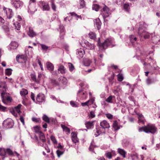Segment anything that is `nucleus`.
Here are the masks:
<instances>
[{"instance_id":"obj_1","label":"nucleus","mask_w":160,"mask_h":160,"mask_svg":"<svg viewBox=\"0 0 160 160\" xmlns=\"http://www.w3.org/2000/svg\"><path fill=\"white\" fill-rule=\"evenodd\" d=\"M0 88H2L3 92L1 93V97L2 102L4 104H7V101H11L12 99L10 97L8 96L6 97L7 93L5 92L6 90L7 86L5 82H0Z\"/></svg>"},{"instance_id":"obj_2","label":"nucleus","mask_w":160,"mask_h":160,"mask_svg":"<svg viewBox=\"0 0 160 160\" xmlns=\"http://www.w3.org/2000/svg\"><path fill=\"white\" fill-rule=\"evenodd\" d=\"M156 61L151 57L148 58V56H147V58L145 59L143 64L144 66L146 65L148 66L154 70L158 69V67L156 65Z\"/></svg>"},{"instance_id":"obj_3","label":"nucleus","mask_w":160,"mask_h":160,"mask_svg":"<svg viewBox=\"0 0 160 160\" xmlns=\"http://www.w3.org/2000/svg\"><path fill=\"white\" fill-rule=\"evenodd\" d=\"M114 42V40L112 38H109L106 39L101 44L100 43V39L99 38L98 40V44L100 47L105 49L108 46H111V47L114 46L115 45Z\"/></svg>"},{"instance_id":"obj_4","label":"nucleus","mask_w":160,"mask_h":160,"mask_svg":"<svg viewBox=\"0 0 160 160\" xmlns=\"http://www.w3.org/2000/svg\"><path fill=\"white\" fill-rule=\"evenodd\" d=\"M157 131V128L154 124H148L145 126V132L147 133H150L154 134Z\"/></svg>"},{"instance_id":"obj_5","label":"nucleus","mask_w":160,"mask_h":160,"mask_svg":"<svg viewBox=\"0 0 160 160\" xmlns=\"http://www.w3.org/2000/svg\"><path fill=\"white\" fill-rule=\"evenodd\" d=\"M88 95L87 92L82 88L77 93V98L78 101L86 99L87 98Z\"/></svg>"},{"instance_id":"obj_6","label":"nucleus","mask_w":160,"mask_h":160,"mask_svg":"<svg viewBox=\"0 0 160 160\" xmlns=\"http://www.w3.org/2000/svg\"><path fill=\"white\" fill-rule=\"evenodd\" d=\"M11 155H13L15 154L18 155V154L16 152H13L9 148H7L6 149L4 148H0V155L1 156H4L6 153Z\"/></svg>"},{"instance_id":"obj_7","label":"nucleus","mask_w":160,"mask_h":160,"mask_svg":"<svg viewBox=\"0 0 160 160\" xmlns=\"http://www.w3.org/2000/svg\"><path fill=\"white\" fill-rule=\"evenodd\" d=\"M103 6L102 9L101 10L102 16L103 19L105 20V18L109 17L111 14V11L109 8L105 5H103Z\"/></svg>"},{"instance_id":"obj_8","label":"nucleus","mask_w":160,"mask_h":160,"mask_svg":"<svg viewBox=\"0 0 160 160\" xmlns=\"http://www.w3.org/2000/svg\"><path fill=\"white\" fill-rule=\"evenodd\" d=\"M14 122L13 120L10 118L4 120L2 123L3 128L6 129L12 128Z\"/></svg>"},{"instance_id":"obj_9","label":"nucleus","mask_w":160,"mask_h":160,"mask_svg":"<svg viewBox=\"0 0 160 160\" xmlns=\"http://www.w3.org/2000/svg\"><path fill=\"white\" fill-rule=\"evenodd\" d=\"M45 100V97L44 94L42 93H39L36 97L37 103L40 104L44 102Z\"/></svg>"},{"instance_id":"obj_10","label":"nucleus","mask_w":160,"mask_h":160,"mask_svg":"<svg viewBox=\"0 0 160 160\" xmlns=\"http://www.w3.org/2000/svg\"><path fill=\"white\" fill-rule=\"evenodd\" d=\"M46 66L48 69L50 71L52 74L57 75L58 74L56 71H53L54 67L52 63L50 62H48L46 63Z\"/></svg>"},{"instance_id":"obj_11","label":"nucleus","mask_w":160,"mask_h":160,"mask_svg":"<svg viewBox=\"0 0 160 160\" xmlns=\"http://www.w3.org/2000/svg\"><path fill=\"white\" fill-rule=\"evenodd\" d=\"M3 10L4 12L6 13L7 18L9 19L11 18L13 15L12 9L8 8L4 9V8Z\"/></svg>"},{"instance_id":"obj_12","label":"nucleus","mask_w":160,"mask_h":160,"mask_svg":"<svg viewBox=\"0 0 160 160\" xmlns=\"http://www.w3.org/2000/svg\"><path fill=\"white\" fill-rule=\"evenodd\" d=\"M11 3L16 8H18L23 4L22 2L19 0H12Z\"/></svg>"},{"instance_id":"obj_13","label":"nucleus","mask_w":160,"mask_h":160,"mask_svg":"<svg viewBox=\"0 0 160 160\" xmlns=\"http://www.w3.org/2000/svg\"><path fill=\"white\" fill-rule=\"evenodd\" d=\"M55 147L59 149L57 150L56 153L58 157L59 158L61 155L63 154L64 152L62 151V149L63 147L60 143L58 146H55Z\"/></svg>"},{"instance_id":"obj_14","label":"nucleus","mask_w":160,"mask_h":160,"mask_svg":"<svg viewBox=\"0 0 160 160\" xmlns=\"http://www.w3.org/2000/svg\"><path fill=\"white\" fill-rule=\"evenodd\" d=\"M146 32V28L143 25H140L138 28V34L140 37H142L143 32Z\"/></svg>"},{"instance_id":"obj_15","label":"nucleus","mask_w":160,"mask_h":160,"mask_svg":"<svg viewBox=\"0 0 160 160\" xmlns=\"http://www.w3.org/2000/svg\"><path fill=\"white\" fill-rule=\"evenodd\" d=\"M18 46V44L15 41L12 42L8 46V49L11 50L12 49H16Z\"/></svg>"},{"instance_id":"obj_16","label":"nucleus","mask_w":160,"mask_h":160,"mask_svg":"<svg viewBox=\"0 0 160 160\" xmlns=\"http://www.w3.org/2000/svg\"><path fill=\"white\" fill-rule=\"evenodd\" d=\"M160 35H157L152 38V40L153 42L155 44H160Z\"/></svg>"},{"instance_id":"obj_17","label":"nucleus","mask_w":160,"mask_h":160,"mask_svg":"<svg viewBox=\"0 0 160 160\" xmlns=\"http://www.w3.org/2000/svg\"><path fill=\"white\" fill-rule=\"evenodd\" d=\"M100 125L103 129L108 128H110V126L109 124L106 120H103L101 122Z\"/></svg>"},{"instance_id":"obj_18","label":"nucleus","mask_w":160,"mask_h":160,"mask_svg":"<svg viewBox=\"0 0 160 160\" xmlns=\"http://www.w3.org/2000/svg\"><path fill=\"white\" fill-rule=\"evenodd\" d=\"M85 53L84 51L83 50L80 49L77 50L76 54L77 57L79 59L82 58Z\"/></svg>"},{"instance_id":"obj_19","label":"nucleus","mask_w":160,"mask_h":160,"mask_svg":"<svg viewBox=\"0 0 160 160\" xmlns=\"http://www.w3.org/2000/svg\"><path fill=\"white\" fill-rule=\"evenodd\" d=\"M71 135L73 143H76L79 142V139L77 138V134L75 132H72Z\"/></svg>"},{"instance_id":"obj_20","label":"nucleus","mask_w":160,"mask_h":160,"mask_svg":"<svg viewBox=\"0 0 160 160\" xmlns=\"http://www.w3.org/2000/svg\"><path fill=\"white\" fill-rule=\"evenodd\" d=\"M42 10L43 11H49L50 10V7L48 2H42Z\"/></svg>"},{"instance_id":"obj_21","label":"nucleus","mask_w":160,"mask_h":160,"mask_svg":"<svg viewBox=\"0 0 160 160\" xmlns=\"http://www.w3.org/2000/svg\"><path fill=\"white\" fill-rule=\"evenodd\" d=\"M59 29L60 30V38L61 39H62L65 34L64 27L62 25H60L59 26Z\"/></svg>"},{"instance_id":"obj_22","label":"nucleus","mask_w":160,"mask_h":160,"mask_svg":"<svg viewBox=\"0 0 160 160\" xmlns=\"http://www.w3.org/2000/svg\"><path fill=\"white\" fill-rule=\"evenodd\" d=\"M86 48L88 49L92 50L94 49L95 45L93 44H91L87 41L84 42Z\"/></svg>"},{"instance_id":"obj_23","label":"nucleus","mask_w":160,"mask_h":160,"mask_svg":"<svg viewBox=\"0 0 160 160\" xmlns=\"http://www.w3.org/2000/svg\"><path fill=\"white\" fill-rule=\"evenodd\" d=\"M136 114L138 116V123H142L144 124V118L142 114L139 112L136 113Z\"/></svg>"},{"instance_id":"obj_24","label":"nucleus","mask_w":160,"mask_h":160,"mask_svg":"<svg viewBox=\"0 0 160 160\" xmlns=\"http://www.w3.org/2000/svg\"><path fill=\"white\" fill-rule=\"evenodd\" d=\"M28 34L31 38L33 37L36 35V32L33 31L32 28L31 27L29 28V31L28 32Z\"/></svg>"},{"instance_id":"obj_25","label":"nucleus","mask_w":160,"mask_h":160,"mask_svg":"<svg viewBox=\"0 0 160 160\" xmlns=\"http://www.w3.org/2000/svg\"><path fill=\"white\" fill-rule=\"evenodd\" d=\"M129 38L130 40L132 45L135 46V44L137 43V38L133 35H131L130 36Z\"/></svg>"},{"instance_id":"obj_26","label":"nucleus","mask_w":160,"mask_h":160,"mask_svg":"<svg viewBox=\"0 0 160 160\" xmlns=\"http://www.w3.org/2000/svg\"><path fill=\"white\" fill-rule=\"evenodd\" d=\"M94 22L95 23V26L97 27L98 29V30L100 29L101 25V22L99 19V18L96 19L94 21Z\"/></svg>"},{"instance_id":"obj_27","label":"nucleus","mask_w":160,"mask_h":160,"mask_svg":"<svg viewBox=\"0 0 160 160\" xmlns=\"http://www.w3.org/2000/svg\"><path fill=\"white\" fill-rule=\"evenodd\" d=\"M115 155V152L113 150H111V152H107L105 153L106 156L109 159L112 158V155Z\"/></svg>"},{"instance_id":"obj_28","label":"nucleus","mask_w":160,"mask_h":160,"mask_svg":"<svg viewBox=\"0 0 160 160\" xmlns=\"http://www.w3.org/2000/svg\"><path fill=\"white\" fill-rule=\"evenodd\" d=\"M58 71L59 73L64 74L65 73V69L64 66L62 65H60L59 66Z\"/></svg>"},{"instance_id":"obj_29","label":"nucleus","mask_w":160,"mask_h":160,"mask_svg":"<svg viewBox=\"0 0 160 160\" xmlns=\"http://www.w3.org/2000/svg\"><path fill=\"white\" fill-rule=\"evenodd\" d=\"M85 124L88 129L93 128L94 126L93 122H88L85 123Z\"/></svg>"},{"instance_id":"obj_30","label":"nucleus","mask_w":160,"mask_h":160,"mask_svg":"<svg viewBox=\"0 0 160 160\" xmlns=\"http://www.w3.org/2000/svg\"><path fill=\"white\" fill-rule=\"evenodd\" d=\"M28 93L27 90L24 88H22L20 92V95L23 97H25Z\"/></svg>"},{"instance_id":"obj_31","label":"nucleus","mask_w":160,"mask_h":160,"mask_svg":"<svg viewBox=\"0 0 160 160\" xmlns=\"http://www.w3.org/2000/svg\"><path fill=\"white\" fill-rule=\"evenodd\" d=\"M60 82L62 83L64 85H66L67 83V79L63 77H61L59 79Z\"/></svg>"},{"instance_id":"obj_32","label":"nucleus","mask_w":160,"mask_h":160,"mask_svg":"<svg viewBox=\"0 0 160 160\" xmlns=\"http://www.w3.org/2000/svg\"><path fill=\"white\" fill-rule=\"evenodd\" d=\"M118 152L119 154L122 156L123 158L126 157V153L123 149L120 148H118Z\"/></svg>"},{"instance_id":"obj_33","label":"nucleus","mask_w":160,"mask_h":160,"mask_svg":"<svg viewBox=\"0 0 160 160\" xmlns=\"http://www.w3.org/2000/svg\"><path fill=\"white\" fill-rule=\"evenodd\" d=\"M94 101V100L93 99L89 100L85 102L82 103L81 105L82 106H85L88 105V104L90 105H91L93 103Z\"/></svg>"},{"instance_id":"obj_34","label":"nucleus","mask_w":160,"mask_h":160,"mask_svg":"<svg viewBox=\"0 0 160 160\" xmlns=\"http://www.w3.org/2000/svg\"><path fill=\"white\" fill-rule=\"evenodd\" d=\"M16 59L17 61H18L19 60V59H22V61H21V62H25L26 61V57L23 55H22L19 56L18 57L17 56L16 57Z\"/></svg>"},{"instance_id":"obj_35","label":"nucleus","mask_w":160,"mask_h":160,"mask_svg":"<svg viewBox=\"0 0 160 160\" xmlns=\"http://www.w3.org/2000/svg\"><path fill=\"white\" fill-rule=\"evenodd\" d=\"M35 2V0H30V1L29 2V5L28 7V12L29 13H31V14H33L34 13L35 11V10H32L30 8V4L31 3H33Z\"/></svg>"},{"instance_id":"obj_36","label":"nucleus","mask_w":160,"mask_h":160,"mask_svg":"<svg viewBox=\"0 0 160 160\" xmlns=\"http://www.w3.org/2000/svg\"><path fill=\"white\" fill-rule=\"evenodd\" d=\"M39 138L43 143H44L46 142V140L44 136V134L41 132H39Z\"/></svg>"},{"instance_id":"obj_37","label":"nucleus","mask_w":160,"mask_h":160,"mask_svg":"<svg viewBox=\"0 0 160 160\" xmlns=\"http://www.w3.org/2000/svg\"><path fill=\"white\" fill-rule=\"evenodd\" d=\"M31 77L32 80L37 83H39V80L36 79V75L34 73H32L31 74Z\"/></svg>"},{"instance_id":"obj_38","label":"nucleus","mask_w":160,"mask_h":160,"mask_svg":"<svg viewBox=\"0 0 160 160\" xmlns=\"http://www.w3.org/2000/svg\"><path fill=\"white\" fill-rule=\"evenodd\" d=\"M61 126L63 131H64L66 132L69 133L70 132V129L66 126L65 125L62 124Z\"/></svg>"},{"instance_id":"obj_39","label":"nucleus","mask_w":160,"mask_h":160,"mask_svg":"<svg viewBox=\"0 0 160 160\" xmlns=\"http://www.w3.org/2000/svg\"><path fill=\"white\" fill-rule=\"evenodd\" d=\"M21 106L22 105L21 104H19L18 106H17L16 107H15L13 108L14 111H16L17 113H18L19 114H20L21 113L20 108H21Z\"/></svg>"},{"instance_id":"obj_40","label":"nucleus","mask_w":160,"mask_h":160,"mask_svg":"<svg viewBox=\"0 0 160 160\" xmlns=\"http://www.w3.org/2000/svg\"><path fill=\"white\" fill-rule=\"evenodd\" d=\"M38 144L39 145L41 146H44L45 148V150H46L47 152L48 153L49 152H50V150L48 147L47 146V145L46 144H45L44 145V144L43 143H41L39 142H38Z\"/></svg>"},{"instance_id":"obj_41","label":"nucleus","mask_w":160,"mask_h":160,"mask_svg":"<svg viewBox=\"0 0 160 160\" xmlns=\"http://www.w3.org/2000/svg\"><path fill=\"white\" fill-rule=\"evenodd\" d=\"M13 25L14 26L15 29L17 30H19L21 28V25L18 22H16L13 23Z\"/></svg>"},{"instance_id":"obj_42","label":"nucleus","mask_w":160,"mask_h":160,"mask_svg":"<svg viewBox=\"0 0 160 160\" xmlns=\"http://www.w3.org/2000/svg\"><path fill=\"white\" fill-rule=\"evenodd\" d=\"M96 133H95L94 135L96 137H97L101 133H105L104 131L102 132L100 130L99 128H96Z\"/></svg>"},{"instance_id":"obj_43","label":"nucleus","mask_w":160,"mask_h":160,"mask_svg":"<svg viewBox=\"0 0 160 160\" xmlns=\"http://www.w3.org/2000/svg\"><path fill=\"white\" fill-rule=\"evenodd\" d=\"M113 127L114 128L115 130H117L120 128L119 127L118 125V122L116 121H114L113 124Z\"/></svg>"},{"instance_id":"obj_44","label":"nucleus","mask_w":160,"mask_h":160,"mask_svg":"<svg viewBox=\"0 0 160 160\" xmlns=\"http://www.w3.org/2000/svg\"><path fill=\"white\" fill-rule=\"evenodd\" d=\"M89 37L91 39H95L96 38V34L93 32H91L88 34Z\"/></svg>"},{"instance_id":"obj_45","label":"nucleus","mask_w":160,"mask_h":160,"mask_svg":"<svg viewBox=\"0 0 160 160\" xmlns=\"http://www.w3.org/2000/svg\"><path fill=\"white\" fill-rule=\"evenodd\" d=\"M80 8H82L85 6V2L84 0H79Z\"/></svg>"},{"instance_id":"obj_46","label":"nucleus","mask_w":160,"mask_h":160,"mask_svg":"<svg viewBox=\"0 0 160 160\" xmlns=\"http://www.w3.org/2000/svg\"><path fill=\"white\" fill-rule=\"evenodd\" d=\"M12 69L11 68H7L5 70V74L6 75L10 76L12 74Z\"/></svg>"},{"instance_id":"obj_47","label":"nucleus","mask_w":160,"mask_h":160,"mask_svg":"<svg viewBox=\"0 0 160 160\" xmlns=\"http://www.w3.org/2000/svg\"><path fill=\"white\" fill-rule=\"evenodd\" d=\"M113 96H109L108 98L106 99L105 101L108 103H112L113 102L112 98Z\"/></svg>"},{"instance_id":"obj_48","label":"nucleus","mask_w":160,"mask_h":160,"mask_svg":"<svg viewBox=\"0 0 160 160\" xmlns=\"http://www.w3.org/2000/svg\"><path fill=\"white\" fill-rule=\"evenodd\" d=\"M43 120L45 122L49 123L50 122V119L46 115H44L42 117Z\"/></svg>"},{"instance_id":"obj_49","label":"nucleus","mask_w":160,"mask_h":160,"mask_svg":"<svg viewBox=\"0 0 160 160\" xmlns=\"http://www.w3.org/2000/svg\"><path fill=\"white\" fill-rule=\"evenodd\" d=\"M143 37L144 38L146 39L150 37L149 34L146 31L143 32V34L142 35V37Z\"/></svg>"},{"instance_id":"obj_50","label":"nucleus","mask_w":160,"mask_h":160,"mask_svg":"<svg viewBox=\"0 0 160 160\" xmlns=\"http://www.w3.org/2000/svg\"><path fill=\"white\" fill-rule=\"evenodd\" d=\"M100 8V6L98 4H94L92 5V9L96 11H98Z\"/></svg>"},{"instance_id":"obj_51","label":"nucleus","mask_w":160,"mask_h":160,"mask_svg":"<svg viewBox=\"0 0 160 160\" xmlns=\"http://www.w3.org/2000/svg\"><path fill=\"white\" fill-rule=\"evenodd\" d=\"M123 8L124 9L127 11L130 8V5L128 3H126L124 4Z\"/></svg>"},{"instance_id":"obj_52","label":"nucleus","mask_w":160,"mask_h":160,"mask_svg":"<svg viewBox=\"0 0 160 160\" xmlns=\"http://www.w3.org/2000/svg\"><path fill=\"white\" fill-rule=\"evenodd\" d=\"M91 61L90 59H86L84 62V64L86 66H88L90 65Z\"/></svg>"},{"instance_id":"obj_53","label":"nucleus","mask_w":160,"mask_h":160,"mask_svg":"<svg viewBox=\"0 0 160 160\" xmlns=\"http://www.w3.org/2000/svg\"><path fill=\"white\" fill-rule=\"evenodd\" d=\"M70 104L72 107L75 108L78 107L79 105L78 103L75 102L73 101H71L70 102Z\"/></svg>"},{"instance_id":"obj_54","label":"nucleus","mask_w":160,"mask_h":160,"mask_svg":"<svg viewBox=\"0 0 160 160\" xmlns=\"http://www.w3.org/2000/svg\"><path fill=\"white\" fill-rule=\"evenodd\" d=\"M68 66L69 70L72 72L74 69V67L73 64L71 63H68Z\"/></svg>"},{"instance_id":"obj_55","label":"nucleus","mask_w":160,"mask_h":160,"mask_svg":"<svg viewBox=\"0 0 160 160\" xmlns=\"http://www.w3.org/2000/svg\"><path fill=\"white\" fill-rule=\"evenodd\" d=\"M50 139L54 144H57V141L54 136H51L50 137Z\"/></svg>"},{"instance_id":"obj_56","label":"nucleus","mask_w":160,"mask_h":160,"mask_svg":"<svg viewBox=\"0 0 160 160\" xmlns=\"http://www.w3.org/2000/svg\"><path fill=\"white\" fill-rule=\"evenodd\" d=\"M95 112L94 111H92L90 112V114L88 115V116L89 118H92L95 117Z\"/></svg>"},{"instance_id":"obj_57","label":"nucleus","mask_w":160,"mask_h":160,"mask_svg":"<svg viewBox=\"0 0 160 160\" xmlns=\"http://www.w3.org/2000/svg\"><path fill=\"white\" fill-rule=\"evenodd\" d=\"M146 82L147 84L149 85L153 83L154 82V81L151 79L149 78L146 80Z\"/></svg>"},{"instance_id":"obj_58","label":"nucleus","mask_w":160,"mask_h":160,"mask_svg":"<svg viewBox=\"0 0 160 160\" xmlns=\"http://www.w3.org/2000/svg\"><path fill=\"white\" fill-rule=\"evenodd\" d=\"M35 96L34 94L32 92H31V98L34 101V102H35L36 103H37V102H36V100L35 99Z\"/></svg>"},{"instance_id":"obj_59","label":"nucleus","mask_w":160,"mask_h":160,"mask_svg":"<svg viewBox=\"0 0 160 160\" xmlns=\"http://www.w3.org/2000/svg\"><path fill=\"white\" fill-rule=\"evenodd\" d=\"M51 82L53 85L55 86H58L59 85V83L55 79H52Z\"/></svg>"},{"instance_id":"obj_60","label":"nucleus","mask_w":160,"mask_h":160,"mask_svg":"<svg viewBox=\"0 0 160 160\" xmlns=\"http://www.w3.org/2000/svg\"><path fill=\"white\" fill-rule=\"evenodd\" d=\"M118 80L119 81H122L123 79V77L122 74H119L118 75Z\"/></svg>"},{"instance_id":"obj_61","label":"nucleus","mask_w":160,"mask_h":160,"mask_svg":"<svg viewBox=\"0 0 160 160\" xmlns=\"http://www.w3.org/2000/svg\"><path fill=\"white\" fill-rule=\"evenodd\" d=\"M51 6L52 9L54 11H56V6L54 4V2H53V1H51Z\"/></svg>"},{"instance_id":"obj_62","label":"nucleus","mask_w":160,"mask_h":160,"mask_svg":"<svg viewBox=\"0 0 160 160\" xmlns=\"http://www.w3.org/2000/svg\"><path fill=\"white\" fill-rule=\"evenodd\" d=\"M128 85H129L130 87L129 91H131V92H133L134 90V85H131L129 84H127Z\"/></svg>"},{"instance_id":"obj_63","label":"nucleus","mask_w":160,"mask_h":160,"mask_svg":"<svg viewBox=\"0 0 160 160\" xmlns=\"http://www.w3.org/2000/svg\"><path fill=\"white\" fill-rule=\"evenodd\" d=\"M41 46L42 50L46 51L48 48V47L44 44H41Z\"/></svg>"},{"instance_id":"obj_64","label":"nucleus","mask_w":160,"mask_h":160,"mask_svg":"<svg viewBox=\"0 0 160 160\" xmlns=\"http://www.w3.org/2000/svg\"><path fill=\"white\" fill-rule=\"evenodd\" d=\"M10 112L15 117H17V116L18 115L17 112L15 111H14L13 109L11 110Z\"/></svg>"}]
</instances>
